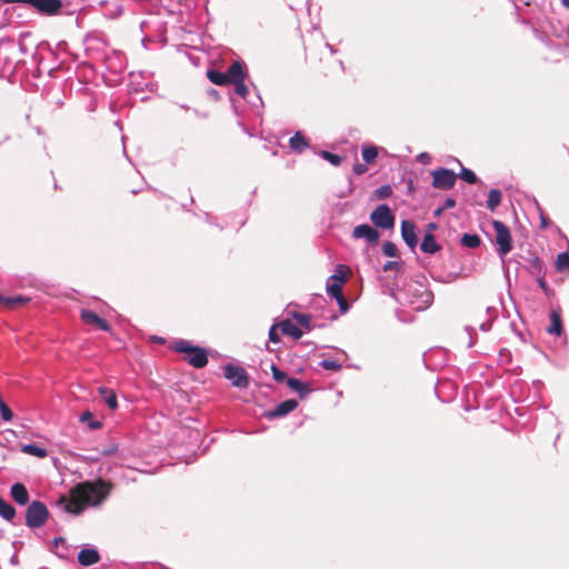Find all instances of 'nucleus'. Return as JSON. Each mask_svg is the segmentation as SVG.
I'll list each match as a JSON object with an SVG mask.
<instances>
[{
	"instance_id": "1",
	"label": "nucleus",
	"mask_w": 569,
	"mask_h": 569,
	"mask_svg": "<svg viewBox=\"0 0 569 569\" xmlns=\"http://www.w3.org/2000/svg\"><path fill=\"white\" fill-rule=\"evenodd\" d=\"M111 488V483L102 479L93 482L84 481L70 490V498L62 496L58 505L62 506L68 513L80 515L87 506L100 505Z\"/></svg>"
},
{
	"instance_id": "2",
	"label": "nucleus",
	"mask_w": 569,
	"mask_h": 569,
	"mask_svg": "<svg viewBox=\"0 0 569 569\" xmlns=\"http://www.w3.org/2000/svg\"><path fill=\"white\" fill-rule=\"evenodd\" d=\"M396 298L403 300L415 310H425L432 303L433 295L423 283L410 281L403 290L397 293Z\"/></svg>"
},
{
	"instance_id": "3",
	"label": "nucleus",
	"mask_w": 569,
	"mask_h": 569,
	"mask_svg": "<svg viewBox=\"0 0 569 569\" xmlns=\"http://www.w3.org/2000/svg\"><path fill=\"white\" fill-rule=\"evenodd\" d=\"M347 269L348 267L345 264H338L336 273L328 278L326 284L328 295L337 301L340 310L343 312L348 310V302L342 293V286L346 281L345 270Z\"/></svg>"
},
{
	"instance_id": "4",
	"label": "nucleus",
	"mask_w": 569,
	"mask_h": 569,
	"mask_svg": "<svg viewBox=\"0 0 569 569\" xmlns=\"http://www.w3.org/2000/svg\"><path fill=\"white\" fill-rule=\"evenodd\" d=\"M172 348L177 352L186 353L188 363L197 369L203 368L208 363L207 351L203 348L192 346L187 340L180 339L174 341Z\"/></svg>"
},
{
	"instance_id": "5",
	"label": "nucleus",
	"mask_w": 569,
	"mask_h": 569,
	"mask_svg": "<svg viewBox=\"0 0 569 569\" xmlns=\"http://www.w3.org/2000/svg\"><path fill=\"white\" fill-rule=\"evenodd\" d=\"M49 515V510L44 502L33 500L28 505L26 510V526L31 529L41 528L48 521Z\"/></svg>"
},
{
	"instance_id": "6",
	"label": "nucleus",
	"mask_w": 569,
	"mask_h": 569,
	"mask_svg": "<svg viewBox=\"0 0 569 569\" xmlns=\"http://www.w3.org/2000/svg\"><path fill=\"white\" fill-rule=\"evenodd\" d=\"M492 227L496 232V243L498 244V253L500 257H505L512 249L510 231L508 227L499 220H493Z\"/></svg>"
},
{
	"instance_id": "7",
	"label": "nucleus",
	"mask_w": 569,
	"mask_h": 569,
	"mask_svg": "<svg viewBox=\"0 0 569 569\" xmlns=\"http://www.w3.org/2000/svg\"><path fill=\"white\" fill-rule=\"evenodd\" d=\"M371 222L381 229H392L395 226L396 217L387 204H379L370 213Z\"/></svg>"
},
{
	"instance_id": "8",
	"label": "nucleus",
	"mask_w": 569,
	"mask_h": 569,
	"mask_svg": "<svg viewBox=\"0 0 569 569\" xmlns=\"http://www.w3.org/2000/svg\"><path fill=\"white\" fill-rule=\"evenodd\" d=\"M431 174L433 178L432 187H435L437 189H441V190L451 189L457 181L456 173L450 169H446V168L436 169L431 172Z\"/></svg>"
},
{
	"instance_id": "9",
	"label": "nucleus",
	"mask_w": 569,
	"mask_h": 569,
	"mask_svg": "<svg viewBox=\"0 0 569 569\" xmlns=\"http://www.w3.org/2000/svg\"><path fill=\"white\" fill-rule=\"evenodd\" d=\"M224 377L231 381L234 387L247 388L249 380L243 368L234 365L224 366Z\"/></svg>"
},
{
	"instance_id": "10",
	"label": "nucleus",
	"mask_w": 569,
	"mask_h": 569,
	"mask_svg": "<svg viewBox=\"0 0 569 569\" xmlns=\"http://www.w3.org/2000/svg\"><path fill=\"white\" fill-rule=\"evenodd\" d=\"M8 3L11 2H26L36 7L39 11L53 14L59 11L62 7L61 0H4Z\"/></svg>"
},
{
	"instance_id": "11",
	"label": "nucleus",
	"mask_w": 569,
	"mask_h": 569,
	"mask_svg": "<svg viewBox=\"0 0 569 569\" xmlns=\"http://www.w3.org/2000/svg\"><path fill=\"white\" fill-rule=\"evenodd\" d=\"M352 237L355 239H366L369 243H376L379 239V232L371 226L363 223L353 228Z\"/></svg>"
},
{
	"instance_id": "12",
	"label": "nucleus",
	"mask_w": 569,
	"mask_h": 569,
	"mask_svg": "<svg viewBox=\"0 0 569 569\" xmlns=\"http://www.w3.org/2000/svg\"><path fill=\"white\" fill-rule=\"evenodd\" d=\"M401 237L410 249L416 248L418 244V238L416 234V226L412 221L403 220L401 222Z\"/></svg>"
},
{
	"instance_id": "13",
	"label": "nucleus",
	"mask_w": 569,
	"mask_h": 569,
	"mask_svg": "<svg viewBox=\"0 0 569 569\" xmlns=\"http://www.w3.org/2000/svg\"><path fill=\"white\" fill-rule=\"evenodd\" d=\"M80 318L82 322L86 325L94 326L103 331H110V326L106 320L100 318L97 313L91 310L83 309L81 311Z\"/></svg>"
},
{
	"instance_id": "14",
	"label": "nucleus",
	"mask_w": 569,
	"mask_h": 569,
	"mask_svg": "<svg viewBox=\"0 0 569 569\" xmlns=\"http://www.w3.org/2000/svg\"><path fill=\"white\" fill-rule=\"evenodd\" d=\"M10 496L13 501L20 506L29 503L30 495L27 487L21 482H16L10 488Z\"/></svg>"
},
{
	"instance_id": "15",
	"label": "nucleus",
	"mask_w": 569,
	"mask_h": 569,
	"mask_svg": "<svg viewBox=\"0 0 569 569\" xmlns=\"http://www.w3.org/2000/svg\"><path fill=\"white\" fill-rule=\"evenodd\" d=\"M298 407V402L295 399H288L279 403L273 410L267 412L268 418H277L288 415Z\"/></svg>"
},
{
	"instance_id": "16",
	"label": "nucleus",
	"mask_w": 569,
	"mask_h": 569,
	"mask_svg": "<svg viewBox=\"0 0 569 569\" xmlns=\"http://www.w3.org/2000/svg\"><path fill=\"white\" fill-rule=\"evenodd\" d=\"M78 561L81 566L89 567L100 561V555L96 549H82L78 553Z\"/></svg>"
},
{
	"instance_id": "17",
	"label": "nucleus",
	"mask_w": 569,
	"mask_h": 569,
	"mask_svg": "<svg viewBox=\"0 0 569 569\" xmlns=\"http://www.w3.org/2000/svg\"><path fill=\"white\" fill-rule=\"evenodd\" d=\"M98 393L100 400L104 402L110 410H116L118 408V399L113 390L106 387H100L98 389Z\"/></svg>"
},
{
	"instance_id": "18",
	"label": "nucleus",
	"mask_w": 569,
	"mask_h": 569,
	"mask_svg": "<svg viewBox=\"0 0 569 569\" xmlns=\"http://www.w3.org/2000/svg\"><path fill=\"white\" fill-rule=\"evenodd\" d=\"M226 73L228 74L229 83H233L239 80H244L242 63L239 61H234L233 63H231L227 69Z\"/></svg>"
},
{
	"instance_id": "19",
	"label": "nucleus",
	"mask_w": 569,
	"mask_h": 569,
	"mask_svg": "<svg viewBox=\"0 0 569 569\" xmlns=\"http://www.w3.org/2000/svg\"><path fill=\"white\" fill-rule=\"evenodd\" d=\"M547 332L550 335L560 336L562 333V321L560 313L553 310L550 315V325L547 328Z\"/></svg>"
},
{
	"instance_id": "20",
	"label": "nucleus",
	"mask_w": 569,
	"mask_h": 569,
	"mask_svg": "<svg viewBox=\"0 0 569 569\" xmlns=\"http://www.w3.org/2000/svg\"><path fill=\"white\" fill-rule=\"evenodd\" d=\"M281 332L286 336H290L295 339H299L302 337V331L291 321L283 320L279 325Z\"/></svg>"
},
{
	"instance_id": "21",
	"label": "nucleus",
	"mask_w": 569,
	"mask_h": 569,
	"mask_svg": "<svg viewBox=\"0 0 569 569\" xmlns=\"http://www.w3.org/2000/svg\"><path fill=\"white\" fill-rule=\"evenodd\" d=\"M420 249L426 253H436L440 250V246L431 233H427L420 244Z\"/></svg>"
},
{
	"instance_id": "22",
	"label": "nucleus",
	"mask_w": 569,
	"mask_h": 569,
	"mask_svg": "<svg viewBox=\"0 0 569 569\" xmlns=\"http://www.w3.org/2000/svg\"><path fill=\"white\" fill-rule=\"evenodd\" d=\"M287 385L290 389L299 393L300 397H305L310 391L308 385L297 378H288Z\"/></svg>"
},
{
	"instance_id": "23",
	"label": "nucleus",
	"mask_w": 569,
	"mask_h": 569,
	"mask_svg": "<svg viewBox=\"0 0 569 569\" xmlns=\"http://www.w3.org/2000/svg\"><path fill=\"white\" fill-rule=\"evenodd\" d=\"M17 512H16V509L14 507H12L9 502H7L3 498L0 497V516L11 522L14 517H16Z\"/></svg>"
},
{
	"instance_id": "24",
	"label": "nucleus",
	"mask_w": 569,
	"mask_h": 569,
	"mask_svg": "<svg viewBox=\"0 0 569 569\" xmlns=\"http://www.w3.org/2000/svg\"><path fill=\"white\" fill-rule=\"evenodd\" d=\"M289 144L290 148L298 153H301L307 148V141L300 132H296L295 136L290 138Z\"/></svg>"
},
{
	"instance_id": "25",
	"label": "nucleus",
	"mask_w": 569,
	"mask_h": 569,
	"mask_svg": "<svg viewBox=\"0 0 569 569\" xmlns=\"http://www.w3.org/2000/svg\"><path fill=\"white\" fill-rule=\"evenodd\" d=\"M207 76L208 79L217 86H224L229 83L228 74L226 72H221L218 70H209Z\"/></svg>"
},
{
	"instance_id": "26",
	"label": "nucleus",
	"mask_w": 569,
	"mask_h": 569,
	"mask_svg": "<svg viewBox=\"0 0 569 569\" xmlns=\"http://www.w3.org/2000/svg\"><path fill=\"white\" fill-rule=\"evenodd\" d=\"M21 451L23 453H27V455H30V456H34V457H38V458H44L48 455V452H47V450L44 448L39 447L37 445H33V443H29V445L22 446Z\"/></svg>"
},
{
	"instance_id": "27",
	"label": "nucleus",
	"mask_w": 569,
	"mask_h": 569,
	"mask_svg": "<svg viewBox=\"0 0 569 569\" xmlns=\"http://www.w3.org/2000/svg\"><path fill=\"white\" fill-rule=\"evenodd\" d=\"M502 194L498 189H491L488 193L487 207L493 211L500 204Z\"/></svg>"
},
{
	"instance_id": "28",
	"label": "nucleus",
	"mask_w": 569,
	"mask_h": 569,
	"mask_svg": "<svg viewBox=\"0 0 569 569\" xmlns=\"http://www.w3.org/2000/svg\"><path fill=\"white\" fill-rule=\"evenodd\" d=\"M480 242L481 240L478 234L465 233L461 238V244L471 249L478 248Z\"/></svg>"
},
{
	"instance_id": "29",
	"label": "nucleus",
	"mask_w": 569,
	"mask_h": 569,
	"mask_svg": "<svg viewBox=\"0 0 569 569\" xmlns=\"http://www.w3.org/2000/svg\"><path fill=\"white\" fill-rule=\"evenodd\" d=\"M556 268L560 272L569 269V253L568 252H561L558 254L557 260H556Z\"/></svg>"
},
{
	"instance_id": "30",
	"label": "nucleus",
	"mask_w": 569,
	"mask_h": 569,
	"mask_svg": "<svg viewBox=\"0 0 569 569\" xmlns=\"http://www.w3.org/2000/svg\"><path fill=\"white\" fill-rule=\"evenodd\" d=\"M378 156V149L375 146L362 148V158L367 163L372 162Z\"/></svg>"
},
{
	"instance_id": "31",
	"label": "nucleus",
	"mask_w": 569,
	"mask_h": 569,
	"mask_svg": "<svg viewBox=\"0 0 569 569\" xmlns=\"http://www.w3.org/2000/svg\"><path fill=\"white\" fill-rule=\"evenodd\" d=\"M28 299L21 297V296H16V297H3L0 295V302L3 303V305H7V306H16V305H20V303H23L26 302Z\"/></svg>"
},
{
	"instance_id": "32",
	"label": "nucleus",
	"mask_w": 569,
	"mask_h": 569,
	"mask_svg": "<svg viewBox=\"0 0 569 569\" xmlns=\"http://www.w3.org/2000/svg\"><path fill=\"white\" fill-rule=\"evenodd\" d=\"M382 252L385 256L387 257H397L398 254V249L396 247V244L391 241H386L383 244H382Z\"/></svg>"
},
{
	"instance_id": "33",
	"label": "nucleus",
	"mask_w": 569,
	"mask_h": 569,
	"mask_svg": "<svg viewBox=\"0 0 569 569\" xmlns=\"http://www.w3.org/2000/svg\"><path fill=\"white\" fill-rule=\"evenodd\" d=\"M320 367L330 370V371H338L341 369V365L337 361L325 359L320 361Z\"/></svg>"
},
{
	"instance_id": "34",
	"label": "nucleus",
	"mask_w": 569,
	"mask_h": 569,
	"mask_svg": "<svg viewBox=\"0 0 569 569\" xmlns=\"http://www.w3.org/2000/svg\"><path fill=\"white\" fill-rule=\"evenodd\" d=\"M232 84H234V92L241 97V98H246L248 92H249V89L248 87L244 84V80H239L237 82H233Z\"/></svg>"
},
{
	"instance_id": "35",
	"label": "nucleus",
	"mask_w": 569,
	"mask_h": 569,
	"mask_svg": "<svg viewBox=\"0 0 569 569\" xmlns=\"http://www.w3.org/2000/svg\"><path fill=\"white\" fill-rule=\"evenodd\" d=\"M460 178L470 184L477 182V176L475 174V172L467 168H462L460 172Z\"/></svg>"
},
{
	"instance_id": "36",
	"label": "nucleus",
	"mask_w": 569,
	"mask_h": 569,
	"mask_svg": "<svg viewBox=\"0 0 569 569\" xmlns=\"http://www.w3.org/2000/svg\"><path fill=\"white\" fill-rule=\"evenodd\" d=\"M321 157L333 166H339L341 163V157L329 151H322Z\"/></svg>"
},
{
	"instance_id": "37",
	"label": "nucleus",
	"mask_w": 569,
	"mask_h": 569,
	"mask_svg": "<svg viewBox=\"0 0 569 569\" xmlns=\"http://www.w3.org/2000/svg\"><path fill=\"white\" fill-rule=\"evenodd\" d=\"M97 450L102 455V456H111L113 453L117 452L118 450V443L117 442H111L109 443L108 446L106 447H102V448H97Z\"/></svg>"
},
{
	"instance_id": "38",
	"label": "nucleus",
	"mask_w": 569,
	"mask_h": 569,
	"mask_svg": "<svg viewBox=\"0 0 569 569\" xmlns=\"http://www.w3.org/2000/svg\"><path fill=\"white\" fill-rule=\"evenodd\" d=\"M271 371H272V377L273 379L277 381V382H282V381H287V376L283 371H281L276 365H271Z\"/></svg>"
},
{
	"instance_id": "39",
	"label": "nucleus",
	"mask_w": 569,
	"mask_h": 569,
	"mask_svg": "<svg viewBox=\"0 0 569 569\" xmlns=\"http://www.w3.org/2000/svg\"><path fill=\"white\" fill-rule=\"evenodd\" d=\"M0 412L6 422L12 419V411L3 401H0Z\"/></svg>"
},
{
	"instance_id": "40",
	"label": "nucleus",
	"mask_w": 569,
	"mask_h": 569,
	"mask_svg": "<svg viewBox=\"0 0 569 569\" xmlns=\"http://www.w3.org/2000/svg\"><path fill=\"white\" fill-rule=\"evenodd\" d=\"M391 187L388 184L381 186L376 190V193L379 198H388L391 194Z\"/></svg>"
},
{
	"instance_id": "41",
	"label": "nucleus",
	"mask_w": 569,
	"mask_h": 569,
	"mask_svg": "<svg viewBox=\"0 0 569 569\" xmlns=\"http://www.w3.org/2000/svg\"><path fill=\"white\" fill-rule=\"evenodd\" d=\"M295 319L297 322L303 327H308L310 322V317L306 313H296Z\"/></svg>"
},
{
	"instance_id": "42",
	"label": "nucleus",
	"mask_w": 569,
	"mask_h": 569,
	"mask_svg": "<svg viewBox=\"0 0 569 569\" xmlns=\"http://www.w3.org/2000/svg\"><path fill=\"white\" fill-rule=\"evenodd\" d=\"M269 340L273 343H278L280 341V337L277 332V326L273 325L269 330Z\"/></svg>"
},
{
	"instance_id": "43",
	"label": "nucleus",
	"mask_w": 569,
	"mask_h": 569,
	"mask_svg": "<svg viewBox=\"0 0 569 569\" xmlns=\"http://www.w3.org/2000/svg\"><path fill=\"white\" fill-rule=\"evenodd\" d=\"M400 268V263L398 261H388L383 266L385 271L398 270Z\"/></svg>"
},
{
	"instance_id": "44",
	"label": "nucleus",
	"mask_w": 569,
	"mask_h": 569,
	"mask_svg": "<svg viewBox=\"0 0 569 569\" xmlns=\"http://www.w3.org/2000/svg\"><path fill=\"white\" fill-rule=\"evenodd\" d=\"M417 160L422 164H428L431 161V156L427 152H421L418 154Z\"/></svg>"
},
{
	"instance_id": "45",
	"label": "nucleus",
	"mask_w": 569,
	"mask_h": 569,
	"mask_svg": "<svg viewBox=\"0 0 569 569\" xmlns=\"http://www.w3.org/2000/svg\"><path fill=\"white\" fill-rule=\"evenodd\" d=\"M455 206H456V200H455L453 198H450V197H449V198H447V199L445 200V203H443L442 209H445V210H446V209H450V208H453Z\"/></svg>"
},
{
	"instance_id": "46",
	"label": "nucleus",
	"mask_w": 569,
	"mask_h": 569,
	"mask_svg": "<svg viewBox=\"0 0 569 569\" xmlns=\"http://www.w3.org/2000/svg\"><path fill=\"white\" fill-rule=\"evenodd\" d=\"M366 170H367V167H366L365 164H360V163H359V164H356V166L353 167V171H355V173H357V174H362L363 172H366Z\"/></svg>"
},
{
	"instance_id": "47",
	"label": "nucleus",
	"mask_w": 569,
	"mask_h": 569,
	"mask_svg": "<svg viewBox=\"0 0 569 569\" xmlns=\"http://www.w3.org/2000/svg\"><path fill=\"white\" fill-rule=\"evenodd\" d=\"M480 329L485 332L489 331L491 329V321H485L480 323Z\"/></svg>"
},
{
	"instance_id": "48",
	"label": "nucleus",
	"mask_w": 569,
	"mask_h": 569,
	"mask_svg": "<svg viewBox=\"0 0 569 569\" xmlns=\"http://www.w3.org/2000/svg\"><path fill=\"white\" fill-rule=\"evenodd\" d=\"M92 417V413L90 411H84L81 416H80V421L84 422L89 419H91Z\"/></svg>"
},
{
	"instance_id": "49",
	"label": "nucleus",
	"mask_w": 569,
	"mask_h": 569,
	"mask_svg": "<svg viewBox=\"0 0 569 569\" xmlns=\"http://www.w3.org/2000/svg\"><path fill=\"white\" fill-rule=\"evenodd\" d=\"M88 427H90V428L101 427V423L99 421H90Z\"/></svg>"
},
{
	"instance_id": "50",
	"label": "nucleus",
	"mask_w": 569,
	"mask_h": 569,
	"mask_svg": "<svg viewBox=\"0 0 569 569\" xmlns=\"http://www.w3.org/2000/svg\"><path fill=\"white\" fill-rule=\"evenodd\" d=\"M62 542H64V539L61 537L54 538V540H53L54 546H58L59 543H62Z\"/></svg>"
},
{
	"instance_id": "51",
	"label": "nucleus",
	"mask_w": 569,
	"mask_h": 569,
	"mask_svg": "<svg viewBox=\"0 0 569 569\" xmlns=\"http://www.w3.org/2000/svg\"><path fill=\"white\" fill-rule=\"evenodd\" d=\"M445 209L441 208H438L436 211H435V216H440L441 212L443 211Z\"/></svg>"
},
{
	"instance_id": "52",
	"label": "nucleus",
	"mask_w": 569,
	"mask_h": 569,
	"mask_svg": "<svg viewBox=\"0 0 569 569\" xmlns=\"http://www.w3.org/2000/svg\"><path fill=\"white\" fill-rule=\"evenodd\" d=\"M546 226H547L546 219H545V217L541 216V227L546 228Z\"/></svg>"
},
{
	"instance_id": "53",
	"label": "nucleus",
	"mask_w": 569,
	"mask_h": 569,
	"mask_svg": "<svg viewBox=\"0 0 569 569\" xmlns=\"http://www.w3.org/2000/svg\"><path fill=\"white\" fill-rule=\"evenodd\" d=\"M561 2L566 8H569V0H561Z\"/></svg>"
},
{
	"instance_id": "54",
	"label": "nucleus",
	"mask_w": 569,
	"mask_h": 569,
	"mask_svg": "<svg viewBox=\"0 0 569 569\" xmlns=\"http://www.w3.org/2000/svg\"><path fill=\"white\" fill-rule=\"evenodd\" d=\"M328 48L330 49L331 53L336 52L335 49L330 44H328Z\"/></svg>"
},
{
	"instance_id": "55",
	"label": "nucleus",
	"mask_w": 569,
	"mask_h": 569,
	"mask_svg": "<svg viewBox=\"0 0 569 569\" xmlns=\"http://www.w3.org/2000/svg\"><path fill=\"white\" fill-rule=\"evenodd\" d=\"M429 227H430V229H433V228H436V224L435 223H430Z\"/></svg>"
},
{
	"instance_id": "56",
	"label": "nucleus",
	"mask_w": 569,
	"mask_h": 569,
	"mask_svg": "<svg viewBox=\"0 0 569 569\" xmlns=\"http://www.w3.org/2000/svg\"><path fill=\"white\" fill-rule=\"evenodd\" d=\"M567 36H568V41H569V29H568V31H567Z\"/></svg>"
}]
</instances>
